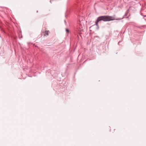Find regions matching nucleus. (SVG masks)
<instances>
[{
    "label": "nucleus",
    "mask_w": 146,
    "mask_h": 146,
    "mask_svg": "<svg viewBox=\"0 0 146 146\" xmlns=\"http://www.w3.org/2000/svg\"><path fill=\"white\" fill-rule=\"evenodd\" d=\"M123 18H115L114 16H111L108 15H104L98 17L95 21V24L96 26L98 27V23H100V21H102L104 22L114 20H120Z\"/></svg>",
    "instance_id": "nucleus-1"
},
{
    "label": "nucleus",
    "mask_w": 146,
    "mask_h": 146,
    "mask_svg": "<svg viewBox=\"0 0 146 146\" xmlns=\"http://www.w3.org/2000/svg\"><path fill=\"white\" fill-rule=\"evenodd\" d=\"M49 31H45L44 32V33L45 34H44V35H46L48 36V33Z\"/></svg>",
    "instance_id": "nucleus-2"
},
{
    "label": "nucleus",
    "mask_w": 146,
    "mask_h": 146,
    "mask_svg": "<svg viewBox=\"0 0 146 146\" xmlns=\"http://www.w3.org/2000/svg\"><path fill=\"white\" fill-rule=\"evenodd\" d=\"M66 33H69V29L67 28H66Z\"/></svg>",
    "instance_id": "nucleus-3"
},
{
    "label": "nucleus",
    "mask_w": 146,
    "mask_h": 146,
    "mask_svg": "<svg viewBox=\"0 0 146 146\" xmlns=\"http://www.w3.org/2000/svg\"><path fill=\"white\" fill-rule=\"evenodd\" d=\"M38 11H36V13H38Z\"/></svg>",
    "instance_id": "nucleus-4"
},
{
    "label": "nucleus",
    "mask_w": 146,
    "mask_h": 146,
    "mask_svg": "<svg viewBox=\"0 0 146 146\" xmlns=\"http://www.w3.org/2000/svg\"><path fill=\"white\" fill-rule=\"evenodd\" d=\"M92 26L90 27V28Z\"/></svg>",
    "instance_id": "nucleus-5"
}]
</instances>
